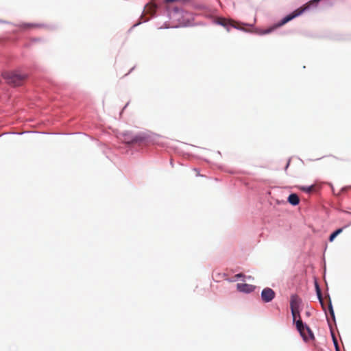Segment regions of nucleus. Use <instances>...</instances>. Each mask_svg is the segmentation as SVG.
<instances>
[{
	"label": "nucleus",
	"mask_w": 351,
	"mask_h": 351,
	"mask_svg": "<svg viewBox=\"0 0 351 351\" xmlns=\"http://www.w3.org/2000/svg\"><path fill=\"white\" fill-rule=\"evenodd\" d=\"M299 319L298 314H295V321L294 322L296 323V322Z\"/></svg>",
	"instance_id": "f3484780"
},
{
	"label": "nucleus",
	"mask_w": 351,
	"mask_h": 351,
	"mask_svg": "<svg viewBox=\"0 0 351 351\" xmlns=\"http://www.w3.org/2000/svg\"><path fill=\"white\" fill-rule=\"evenodd\" d=\"M237 288L240 292L249 293L254 290L255 287L249 284L238 283L237 285Z\"/></svg>",
	"instance_id": "423d86ee"
},
{
	"label": "nucleus",
	"mask_w": 351,
	"mask_h": 351,
	"mask_svg": "<svg viewBox=\"0 0 351 351\" xmlns=\"http://www.w3.org/2000/svg\"><path fill=\"white\" fill-rule=\"evenodd\" d=\"M244 276H245L241 273L235 275V278H239L244 277Z\"/></svg>",
	"instance_id": "dca6fc26"
},
{
	"label": "nucleus",
	"mask_w": 351,
	"mask_h": 351,
	"mask_svg": "<svg viewBox=\"0 0 351 351\" xmlns=\"http://www.w3.org/2000/svg\"><path fill=\"white\" fill-rule=\"evenodd\" d=\"M289 165V161L288 162V163H287V166H286V169H287V168H288Z\"/></svg>",
	"instance_id": "a211bd4d"
},
{
	"label": "nucleus",
	"mask_w": 351,
	"mask_h": 351,
	"mask_svg": "<svg viewBox=\"0 0 351 351\" xmlns=\"http://www.w3.org/2000/svg\"><path fill=\"white\" fill-rule=\"evenodd\" d=\"M332 339H333L334 345L335 346L336 351H340L337 340L334 335H332Z\"/></svg>",
	"instance_id": "4468645a"
},
{
	"label": "nucleus",
	"mask_w": 351,
	"mask_h": 351,
	"mask_svg": "<svg viewBox=\"0 0 351 351\" xmlns=\"http://www.w3.org/2000/svg\"><path fill=\"white\" fill-rule=\"evenodd\" d=\"M315 289H316V292H317V295L318 299L319 300V302H320L323 309L325 311V306H324L323 298L322 296V292H321L317 282H315Z\"/></svg>",
	"instance_id": "1a4fd4ad"
},
{
	"label": "nucleus",
	"mask_w": 351,
	"mask_h": 351,
	"mask_svg": "<svg viewBox=\"0 0 351 351\" xmlns=\"http://www.w3.org/2000/svg\"><path fill=\"white\" fill-rule=\"evenodd\" d=\"M296 328L305 341L313 340L315 339L312 330L308 326L303 324L301 318L296 322Z\"/></svg>",
	"instance_id": "7ed1b4c3"
},
{
	"label": "nucleus",
	"mask_w": 351,
	"mask_h": 351,
	"mask_svg": "<svg viewBox=\"0 0 351 351\" xmlns=\"http://www.w3.org/2000/svg\"><path fill=\"white\" fill-rule=\"evenodd\" d=\"M3 76L8 84L14 86L22 85L27 78L26 74H21L17 72H6L3 73Z\"/></svg>",
	"instance_id": "f03ea898"
},
{
	"label": "nucleus",
	"mask_w": 351,
	"mask_h": 351,
	"mask_svg": "<svg viewBox=\"0 0 351 351\" xmlns=\"http://www.w3.org/2000/svg\"><path fill=\"white\" fill-rule=\"evenodd\" d=\"M19 27L21 29L25 30V29H27L36 27H38V25L33 24V23H23V24L20 25Z\"/></svg>",
	"instance_id": "9d476101"
},
{
	"label": "nucleus",
	"mask_w": 351,
	"mask_h": 351,
	"mask_svg": "<svg viewBox=\"0 0 351 351\" xmlns=\"http://www.w3.org/2000/svg\"><path fill=\"white\" fill-rule=\"evenodd\" d=\"M300 189L306 193H311L313 189V185L309 186H301Z\"/></svg>",
	"instance_id": "f8f14e48"
},
{
	"label": "nucleus",
	"mask_w": 351,
	"mask_h": 351,
	"mask_svg": "<svg viewBox=\"0 0 351 351\" xmlns=\"http://www.w3.org/2000/svg\"><path fill=\"white\" fill-rule=\"evenodd\" d=\"M320 0H313L309 1L306 5L298 8L295 11H293L292 13L288 14L285 18H283L280 22H279L278 24H276L275 26L269 28L266 30H265L264 34H269L271 33L274 29L276 27H279L289 21H291L292 19H295V17L301 15L306 10H307L311 5L316 4Z\"/></svg>",
	"instance_id": "f257e3e1"
},
{
	"label": "nucleus",
	"mask_w": 351,
	"mask_h": 351,
	"mask_svg": "<svg viewBox=\"0 0 351 351\" xmlns=\"http://www.w3.org/2000/svg\"><path fill=\"white\" fill-rule=\"evenodd\" d=\"M221 21L220 22V23H221L222 25L225 26V25H227V21H226V19H221Z\"/></svg>",
	"instance_id": "2eb2a0df"
},
{
	"label": "nucleus",
	"mask_w": 351,
	"mask_h": 351,
	"mask_svg": "<svg viewBox=\"0 0 351 351\" xmlns=\"http://www.w3.org/2000/svg\"><path fill=\"white\" fill-rule=\"evenodd\" d=\"M276 293L271 288H265L261 292V298L263 302H271L275 298Z\"/></svg>",
	"instance_id": "39448f33"
},
{
	"label": "nucleus",
	"mask_w": 351,
	"mask_h": 351,
	"mask_svg": "<svg viewBox=\"0 0 351 351\" xmlns=\"http://www.w3.org/2000/svg\"><path fill=\"white\" fill-rule=\"evenodd\" d=\"M302 303L301 299L297 295H292L290 300V308L293 316V322L295 321V314H298L299 319L300 317V307Z\"/></svg>",
	"instance_id": "20e7f679"
},
{
	"label": "nucleus",
	"mask_w": 351,
	"mask_h": 351,
	"mask_svg": "<svg viewBox=\"0 0 351 351\" xmlns=\"http://www.w3.org/2000/svg\"><path fill=\"white\" fill-rule=\"evenodd\" d=\"M343 231V228H339L337 229V230H335L334 232H332L330 237H329V241L330 242L333 241L334 239H335V237L339 235L340 233H341Z\"/></svg>",
	"instance_id": "9b49d317"
},
{
	"label": "nucleus",
	"mask_w": 351,
	"mask_h": 351,
	"mask_svg": "<svg viewBox=\"0 0 351 351\" xmlns=\"http://www.w3.org/2000/svg\"><path fill=\"white\" fill-rule=\"evenodd\" d=\"M288 202L291 205L296 206L299 204L300 199L298 195H296L295 193H292L289 195V196L288 197Z\"/></svg>",
	"instance_id": "6e6552de"
},
{
	"label": "nucleus",
	"mask_w": 351,
	"mask_h": 351,
	"mask_svg": "<svg viewBox=\"0 0 351 351\" xmlns=\"http://www.w3.org/2000/svg\"><path fill=\"white\" fill-rule=\"evenodd\" d=\"M142 138L138 136H131L130 135H125L124 137V141L128 144L136 143L141 141H142Z\"/></svg>",
	"instance_id": "0eeeda50"
},
{
	"label": "nucleus",
	"mask_w": 351,
	"mask_h": 351,
	"mask_svg": "<svg viewBox=\"0 0 351 351\" xmlns=\"http://www.w3.org/2000/svg\"><path fill=\"white\" fill-rule=\"evenodd\" d=\"M328 310H329V312H330V314L331 317L333 319H335V313H334V311H333V308H332V304H331L330 301L329 302V304H328Z\"/></svg>",
	"instance_id": "ddd939ff"
}]
</instances>
